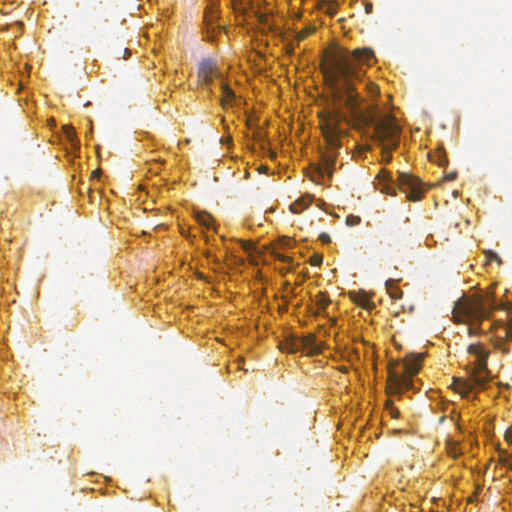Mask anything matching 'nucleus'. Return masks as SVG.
Segmentation results:
<instances>
[{"instance_id": "393cba45", "label": "nucleus", "mask_w": 512, "mask_h": 512, "mask_svg": "<svg viewBox=\"0 0 512 512\" xmlns=\"http://www.w3.org/2000/svg\"><path fill=\"white\" fill-rule=\"evenodd\" d=\"M372 10H373V5H372L371 3H367V4L365 5V12H366L367 14H370V13L372 12Z\"/></svg>"}, {"instance_id": "6e6552de", "label": "nucleus", "mask_w": 512, "mask_h": 512, "mask_svg": "<svg viewBox=\"0 0 512 512\" xmlns=\"http://www.w3.org/2000/svg\"><path fill=\"white\" fill-rule=\"evenodd\" d=\"M222 93H221V105L224 109L229 106H233L236 100V95L234 91L227 86L225 83L221 85Z\"/></svg>"}, {"instance_id": "f8f14e48", "label": "nucleus", "mask_w": 512, "mask_h": 512, "mask_svg": "<svg viewBox=\"0 0 512 512\" xmlns=\"http://www.w3.org/2000/svg\"><path fill=\"white\" fill-rule=\"evenodd\" d=\"M330 302V299L325 294L319 293L315 299V303L318 309L317 313H321L322 311H324L330 304Z\"/></svg>"}, {"instance_id": "4468645a", "label": "nucleus", "mask_w": 512, "mask_h": 512, "mask_svg": "<svg viewBox=\"0 0 512 512\" xmlns=\"http://www.w3.org/2000/svg\"><path fill=\"white\" fill-rule=\"evenodd\" d=\"M314 31H315L314 27H311V26L305 27L304 29H302L300 32L297 33V35H296L297 41H303L304 39H306L307 37L312 35L314 33Z\"/></svg>"}, {"instance_id": "f03ea898", "label": "nucleus", "mask_w": 512, "mask_h": 512, "mask_svg": "<svg viewBox=\"0 0 512 512\" xmlns=\"http://www.w3.org/2000/svg\"><path fill=\"white\" fill-rule=\"evenodd\" d=\"M498 308L493 293L486 291L474 293L468 297H461L454 305L453 318L456 322L480 323L488 319L491 313Z\"/></svg>"}, {"instance_id": "9d476101", "label": "nucleus", "mask_w": 512, "mask_h": 512, "mask_svg": "<svg viewBox=\"0 0 512 512\" xmlns=\"http://www.w3.org/2000/svg\"><path fill=\"white\" fill-rule=\"evenodd\" d=\"M453 388L456 392L461 394L463 397L468 396L473 390V384L464 381V380H455L453 383Z\"/></svg>"}, {"instance_id": "9b49d317", "label": "nucleus", "mask_w": 512, "mask_h": 512, "mask_svg": "<svg viewBox=\"0 0 512 512\" xmlns=\"http://www.w3.org/2000/svg\"><path fill=\"white\" fill-rule=\"evenodd\" d=\"M198 223L206 228H211L213 223L212 216L207 212H200L196 214Z\"/></svg>"}, {"instance_id": "39448f33", "label": "nucleus", "mask_w": 512, "mask_h": 512, "mask_svg": "<svg viewBox=\"0 0 512 512\" xmlns=\"http://www.w3.org/2000/svg\"><path fill=\"white\" fill-rule=\"evenodd\" d=\"M280 349L288 353L306 351L309 356H316L321 353L322 344L316 343V336L314 334L301 338L290 336L280 344Z\"/></svg>"}, {"instance_id": "b1692460", "label": "nucleus", "mask_w": 512, "mask_h": 512, "mask_svg": "<svg viewBox=\"0 0 512 512\" xmlns=\"http://www.w3.org/2000/svg\"><path fill=\"white\" fill-rule=\"evenodd\" d=\"M327 13L334 14L335 13V7L331 1H329V7L327 9Z\"/></svg>"}, {"instance_id": "1a4fd4ad", "label": "nucleus", "mask_w": 512, "mask_h": 512, "mask_svg": "<svg viewBox=\"0 0 512 512\" xmlns=\"http://www.w3.org/2000/svg\"><path fill=\"white\" fill-rule=\"evenodd\" d=\"M311 202H312V196L306 195L304 197L297 199L295 202H293L290 205V210H291V212H293L295 214H299L303 210L308 208L309 205L311 204Z\"/></svg>"}, {"instance_id": "0eeeda50", "label": "nucleus", "mask_w": 512, "mask_h": 512, "mask_svg": "<svg viewBox=\"0 0 512 512\" xmlns=\"http://www.w3.org/2000/svg\"><path fill=\"white\" fill-rule=\"evenodd\" d=\"M218 75L219 72L214 61L210 59H204L201 61L198 69L199 86L207 88Z\"/></svg>"}, {"instance_id": "7ed1b4c3", "label": "nucleus", "mask_w": 512, "mask_h": 512, "mask_svg": "<svg viewBox=\"0 0 512 512\" xmlns=\"http://www.w3.org/2000/svg\"><path fill=\"white\" fill-rule=\"evenodd\" d=\"M380 190L388 195H395L396 188L406 194L410 201H419L424 193L421 180L407 172H398L397 180H393L388 170H381L377 176Z\"/></svg>"}, {"instance_id": "423d86ee", "label": "nucleus", "mask_w": 512, "mask_h": 512, "mask_svg": "<svg viewBox=\"0 0 512 512\" xmlns=\"http://www.w3.org/2000/svg\"><path fill=\"white\" fill-rule=\"evenodd\" d=\"M467 351L469 354L476 356L475 369L473 371L475 384L484 385L485 380L479 374L487 370L488 352L480 344H470Z\"/></svg>"}, {"instance_id": "6ab92c4d", "label": "nucleus", "mask_w": 512, "mask_h": 512, "mask_svg": "<svg viewBox=\"0 0 512 512\" xmlns=\"http://www.w3.org/2000/svg\"><path fill=\"white\" fill-rule=\"evenodd\" d=\"M64 129H65V133H66L67 138L70 141H73V138L75 137L74 129L71 126H65Z\"/></svg>"}, {"instance_id": "5701e85b", "label": "nucleus", "mask_w": 512, "mask_h": 512, "mask_svg": "<svg viewBox=\"0 0 512 512\" xmlns=\"http://www.w3.org/2000/svg\"><path fill=\"white\" fill-rule=\"evenodd\" d=\"M319 239L323 242V243H328L330 242V236L326 233H322L320 234L319 236Z\"/></svg>"}, {"instance_id": "20e7f679", "label": "nucleus", "mask_w": 512, "mask_h": 512, "mask_svg": "<svg viewBox=\"0 0 512 512\" xmlns=\"http://www.w3.org/2000/svg\"><path fill=\"white\" fill-rule=\"evenodd\" d=\"M423 355H408L403 363V373L397 371L396 363L388 367V390L389 393L399 394L403 391L414 389L412 377L420 371Z\"/></svg>"}, {"instance_id": "c756f323", "label": "nucleus", "mask_w": 512, "mask_h": 512, "mask_svg": "<svg viewBox=\"0 0 512 512\" xmlns=\"http://www.w3.org/2000/svg\"><path fill=\"white\" fill-rule=\"evenodd\" d=\"M92 175H93V177H99L100 171L99 170H95V171L92 172Z\"/></svg>"}, {"instance_id": "aec40b11", "label": "nucleus", "mask_w": 512, "mask_h": 512, "mask_svg": "<svg viewBox=\"0 0 512 512\" xmlns=\"http://www.w3.org/2000/svg\"><path fill=\"white\" fill-rule=\"evenodd\" d=\"M486 257H487V259H488V260H490V261H491V260H497L499 263L501 262L500 257H499V256H498V254H497V253H495V252L488 251V252L486 253Z\"/></svg>"}, {"instance_id": "4be33fe9", "label": "nucleus", "mask_w": 512, "mask_h": 512, "mask_svg": "<svg viewBox=\"0 0 512 512\" xmlns=\"http://www.w3.org/2000/svg\"><path fill=\"white\" fill-rule=\"evenodd\" d=\"M505 439L508 442H512V425L505 432Z\"/></svg>"}, {"instance_id": "c85d7f7f", "label": "nucleus", "mask_w": 512, "mask_h": 512, "mask_svg": "<svg viewBox=\"0 0 512 512\" xmlns=\"http://www.w3.org/2000/svg\"><path fill=\"white\" fill-rule=\"evenodd\" d=\"M361 305H362L364 308H366V309H369V308H370V305H369V301H368V300H365V302H363Z\"/></svg>"}, {"instance_id": "f257e3e1", "label": "nucleus", "mask_w": 512, "mask_h": 512, "mask_svg": "<svg viewBox=\"0 0 512 512\" xmlns=\"http://www.w3.org/2000/svg\"><path fill=\"white\" fill-rule=\"evenodd\" d=\"M373 58L374 53L370 48H358L352 52L340 48L322 65L325 84L335 107L319 113L326 150L321 153V163L314 167L310 175L315 183H320L324 175L331 178L334 173L338 152L342 147L341 138L347 134L340 126L342 121L372 126L375 139L382 145L384 162L391 160V150L399 145L400 127L393 116L361 108L364 99L360 87L371 85V90L376 88L365 81V66H369Z\"/></svg>"}, {"instance_id": "cd10ccee", "label": "nucleus", "mask_w": 512, "mask_h": 512, "mask_svg": "<svg viewBox=\"0 0 512 512\" xmlns=\"http://www.w3.org/2000/svg\"><path fill=\"white\" fill-rule=\"evenodd\" d=\"M267 170H268V167H267V166H265V165H261V166L259 167V172H261V173H266V172H267Z\"/></svg>"}, {"instance_id": "7c9ffc66", "label": "nucleus", "mask_w": 512, "mask_h": 512, "mask_svg": "<svg viewBox=\"0 0 512 512\" xmlns=\"http://www.w3.org/2000/svg\"><path fill=\"white\" fill-rule=\"evenodd\" d=\"M446 162H447L446 160H443V161H442V160H439L438 164L442 166V165H444V163H446Z\"/></svg>"}, {"instance_id": "2eb2a0df", "label": "nucleus", "mask_w": 512, "mask_h": 512, "mask_svg": "<svg viewBox=\"0 0 512 512\" xmlns=\"http://www.w3.org/2000/svg\"><path fill=\"white\" fill-rule=\"evenodd\" d=\"M500 463L503 466L508 467L510 470H512V455H508L507 453H503L500 455Z\"/></svg>"}, {"instance_id": "dca6fc26", "label": "nucleus", "mask_w": 512, "mask_h": 512, "mask_svg": "<svg viewBox=\"0 0 512 512\" xmlns=\"http://www.w3.org/2000/svg\"><path fill=\"white\" fill-rule=\"evenodd\" d=\"M361 222V218L356 215H348L346 217V224L350 227L356 226Z\"/></svg>"}, {"instance_id": "f3484780", "label": "nucleus", "mask_w": 512, "mask_h": 512, "mask_svg": "<svg viewBox=\"0 0 512 512\" xmlns=\"http://www.w3.org/2000/svg\"><path fill=\"white\" fill-rule=\"evenodd\" d=\"M323 262V257L319 254H315L310 258V264L312 266H320Z\"/></svg>"}, {"instance_id": "ddd939ff", "label": "nucleus", "mask_w": 512, "mask_h": 512, "mask_svg": "<svg viewBox=\"0 0 512 512\" xmlns=\"http://www.w3.org/2000/svg\"><path fill=\"white\" fill-rule=\"evenodd\" d=\"M386 288L393 299H400L402 297V291L394 284L393 280L386 282Z\"/></svg>"}, {"instance_id": "412c9836", "label": "nucleus", "mask_w": 512, "mask_h": 512, "mask_svg": "<svg viewBox=\"0 0 512 512\" xmlns=\"http://www.w3.org/2000/svg\"><path fill=\"white\" fill-rule=\"evenodd\" d=\"M506 336L512 340V320L506 325Z\"/></svg>"}, {"instance_id": "a211bd4d", "label": "nucleus", "mask_w": 512, "mask_h": 512, "mask_svg": "<svg viewBox=\"0 0 512 512\" xmlns=\"http://www.w3.org/2000/svg\"><path fill=\"white\" fill-rule=\"evenodd\" d=\"M387 409L389 411V414L391 415V417L393 418H398L399 417V410L397 408H395L391 402H388L387 403Z\"/></svg>"}, {"instance_id": "a878e982", "label": "nucleus", "mask_w": 512, "mask_h": 512, "mask_svg": "<svg viewBox=\"0 0 512 512\" xmlns=\"http://www.w3.org/2000/svg\"><path fill=\"white\" fill-rule=\"evenodd\" d=\"M456 178V173H450L445 176V180L452 181Z\"/></svg>"}, {"instance_id": "bb28decb", "label": "nucleus", "mask_w": 512, "mask_h": 512, "mask_svg": "<svg viewBox=\"0 0 512 512\" xmlns=\"http://www.w3.org/2000/svg\"><path fill=\"white\" fill-rule=\"evenodd\" d=\"M278 259H279L280 261H282V262H288V261H290V258H289V257H287V256H285V255H279V256H278Z\"/></svg>"}]
</instances>
